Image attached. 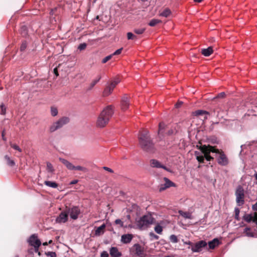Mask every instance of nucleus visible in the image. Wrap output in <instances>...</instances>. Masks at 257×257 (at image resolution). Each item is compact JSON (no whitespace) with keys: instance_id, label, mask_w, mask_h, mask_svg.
Instances as JSON below:
<instances>
[{"instance_id":"nucleus-1","label":"nucleus","mask_w":257,"mask_h":257,"mask_svg":"<svg viewBox=\"0 0 257 257\" xmlns=\"http://www.w3.org/2000/svg\"><path fill=\"white\" fill-rule=\"evenodd\" d=\"M197 147L198 148L200 152L195 151L194 154L197 160L200 163H204V158L207 161L213 160L214 158L210 156V153H215L218 155L217 161L219 165L226 166L228 164V159L223 151H219L218 149H215L214 147L210 145H204L200 146L197 145Z\"/></svg>"},{"instance_id":"nucleus-2","label":"nucleus","mask_w":257,"mask_h":257,"mask_svg":"<svg viewBox=\"0 0 257 257\" xmlns=\"http://www.w3.org/2000/svg\"><path fill=\"white\" fill-rule=\"evenodd\" d=\"M113 112V108L112 105H108L105 107L97 118L96 125L99 127H104L108 123Z\"/></svg>"},{"instance_id":"nucleus-3","label":"nucleus","mask_w":257,"mask_h":257,"mask_svg":"<svg viewBox=\"0 0 257 257\" xmlns=\"http://www.w3.org/2000/svg\"><path fill=\"white\" fill-rule=\"evenodd\" d=\"M139 144L141 148L146 151H152L154 148V144L151 139L149 133L145 130L142 132L139 136Z\"/></svg>"},{"instance_id":"nucleus-4","label":"nucleus","mask_w":257,"mask_h":257,"mask_svg":"<svg viewBox=\"0 0 257 257\" xmlns=\"http://www.w3.org/2000/svg\"><path fill=\"white\" fill-rule=\"evenodd\" d=\"M155 219L151 214L145 215L136 220L137 226L140 229H145L154 223Z\"/></svg>"},{"instance_id":"nucleus-5","label":"nucleus","mask_w":257,"mask_h":257,"mask_svg":"<svg viewBox=\"0 0 257 257\" xmlns=\"http://www.w3.org/2000/svg\"><path fill=\"white\" fill-rule=\"evenodd\" d=\"M69 118L68 117L64 116L60 118L57 121L54 122L49 127V131L52 133L56 130L61 128L65 124L68 123L69 122Z\"/></svg>"},{"instance_id":"nucleus-6","label":"nucleus","mask_w":257,"mask_h":257,"mask_svg":"<svg viewBox=\"0 0 257 257\" xmlns=\"http://www.w3.org/2000/svg\"><path fill=\"white\" fill-rule=\"evenodd\" d=\"M236 202L238 206H241L244 203V191L243 187L239 185L235 191Z\"/></svg>"},{"instance_id":"nucleus-7","label":"nucleus","mask_w":257,"mask_h":257,"mask_svg":"<svg viewBox=\"0 0 257 257\" xmlns=\"http://www.w3.org/2000/svg\"><path fill=\"white\" fill-rule=\"evenodd\" d=\"M120 82L119 78H115L104 89L103 92L104 96H107L110 95L115 86Z\"/></svg>"},{"instance_id":"nucleus-8","label":"nucleus","mask_w":257,"mask_h":257,"mask_svg":"<svg viewBox=\"0 0 257 257\" xmlns=\"http://www.w3.org/2000/svg\"><path fill=\"white\" fill-rule=\"evenodd\" d=\"M187 243L191 245V249L193 252L201 251L202 248L207 245L206 242L204 240L199 241L194 244L192 243L190 241Z\"/></svg>"},{"instance_id":"nucleus-9","label":"nucleus","mask_w":257,"mask_h":257,"mask_svg":"<svg viewBox=\"0 0 257 257\" xmlns=\"http://www.w3.org/2000/svg\"><path fill=\"white\" fill-rule=\"evenodd\" d=\"M66 210L70 218L73 220L77 219L80 213V210L77 206H73L71 208H67Z\"/></svg>"},{"instance_id":"nucleus-10","label":"nucleus","mask_w":257,"mask_h":257,"mask_svg":"<svg viewBox=\"0 0 257 257\" xmlns=\"http://www.w3.org/2000/svg\"><path fill=\"white\" fill-rule=\"evenodd\" d=\"M164 180L165 183L163 184H161L159 187V191L162 192L164 191L166 189L170 187H175V184L170 181L169 179L166 177L164 178Z\"/></svg>"},{"instance_id":"nucleus-11","label":"nucleus","mask_w":257,"mask_h":257,"mask_svg":"<svg viewBox=\"0 0 257 257\" xmlns=\"http://www.w3.org/2000/svg\"><path fill=\"white\" fill-rule=\"evenodd\" d=\"M150 165L153 168H163L168 172H171V170L170 169L161 164V163L159 161L155 159H152L150 160Z\"/></svg>"},{"instance_id":"nucleus-12","label":"nucleus","mask_w":257,"mask_h":257,"mask_svg":"<svg viewBox=\"0 0 257 257\" xmlns=\"http://www.w3.org/2000/svg\"><path fill=\"white\" fill-rule=\"evenodd\" d=\"M68 218V214L67 210L62 211L57 217L56 221L57 223H65L67 221Z\"/></svg>"},{"instance_id":"nucleus-13","label":"nucleus","mask_w":257,"mask_h":257,"mask_svg":"<svg viewBox=\"0 0 257 257\" xmlns=\"http://www.w3.org/2000/svg\"><path fill=\"white\" fill-rule=\"evenodd\" d=\"M130 103L128 97L126 94L124 95L121 98L120 102L121 110L123 111H125L127 110L130 106Z\"/></svg>"},{"instance_id":"nucleus-14","label":"nucleus","mask_w":257,"mask_h":257,"mask_svg":"<svg viewBox=\"0 0 257 257\" xmlns=\"http://www.w3.org/2000/svg\"><path fill=\"white\" fill-rule=\"evenodd\" d=\"M135 253L138 256L143 257L145 255L144 248L139 244H135L133 246Z\"/></svg>"},{"instance_id":"nucleus-15","label":"nucleus","mask_w":257,"mask_h":257,"mask_svg":"<svg viewBox=\"0 0 257 257\" xmlns=\"http://www.w3.org/2000/svg\"><path fill=\"white\" fill-rule=\"evenodd\" d=\"M109 253L111 257H120L121 255V253L116 247H111L109 250Z\"/></svg>"},{"instance_id":"nucleus-16","label":"nucleus","mask_w":257,"mask_h":257,"mask_svg":"<svg viewBox=\"0 0 257 257\" xmlns=\"http://www.w3.org/2000/svg\"><path fill=\"white\" fill-rule=\"evenodd\" d=\"M256 215H257V213H256V212L254 213V214L253 215L251 214H245L243 216V219L244 221H245L246 222H248V223L251 222V221L254 222V220L255 218H256Z\"/></svg>"},{"instance_id":"nucleus-17","label":"nucleus","mask_w":257,"mask_h":257,"mask_svg":"<svg viewBox=\"0 0 257 257\" xmlns=\"http://www.w3.org/2000/svg\"><path fill=\"white\" fill-rule=\"evenodd\" d=\"M60 161L63 163L66 167L69 170H74V165H73L71 163L69 162L66 159L63 158H59Z\"/></svg>"},{"instance_id":"nucleus-18","label":"nucleus","mask_w":257,"mask_h":257,"mask_svg":"<svg viewBox=\"0 0 257 257\" xmlns=\"http://www.w3.org/2000/svg\"><path fill=\"white\" fill-rule=\"evenodd\" d=\"M133 239V235L131 234H123L121 237V241L123 243H130Z\"/></svg>"},{"instance_id":"nucleus-19","label":"nucleus","mask_w":257,"mask_h":257,"mask_svg":"<svg viewBox=\"0 0 257 257\" xmlns=\"http://www.w3.org/2000/svg\"><path fill=\"white\" fill-rule=\"evenodd\" d=\"M106 227V225L103 223L100 226L98 227L95 230V235L96 236H99L103 234L104 232V229Z\"/></svg>"},{"instance_id":"nucleus-20","label":"nucleus","mask_w":257,"mask_h":257,"mask_svg":"<svg viewBox=\"0 0 257 257\" xmlns=\"http://www.w3.org/2000/svg\"><path fill=\"white\" fill-rule=\"evenodd\" d=\"M41 241L38 238V237L36 235V234H33L32 235L29 240H28V242L29 243V244L31 245V246H35V242H37V241Z\"/></svg>"},{"instance_id":"nucleus-21","label":"nucleus","mask_w":257,"mask_h":257,"mask_svg":"<svg viewBox=\"0 0 257 257\" xmlns=\"http://www.w3.org/2000/svg\"><path fill=\"white\" fill-rule=\"evenodd\" d=\"M219 244V241L217 238H214L208 242V246L210 249H214Z\"/></svg>"},{"instance_id":"nucleus-22","label":"nucleus","mask_w":257,"mask_h":257,"mask_svg":"<svg viewBox=\"0 0 257 257\" xmlns=\"http://www.w3.org/2000/svg\"><path fill=\"white\" fill-rule=\"evenodd\" d=\"M213 53V49L211 47H209L206 49H203L201 50V53L204 56H209Z\"/></svg>"},{"instance_id":"nucleus-23","label":"nucleus","mask_w":257,"mask_h":257,"mask_svg":"<svg viewBox=\"0 0 257 257\" xmlns=\"http://www.w3.org/2000/svg\"><path fill=\"white\" fill-rule=\"evenodd\" d=\"M194 114L196 116L205 115L204 117V120L207 119V115L209 114V112L202 110H197L194 112Z\"/></svg>"},{"instance_id":"nucleus-24","label":"nucleus","mask_w":257,"mask_h":257,"mask_svg":"<svg viewBox=\"0 0 257 257\" xmlns=\"http://www.w3.org/2000/svg\"><path fill=\"white\" fill-rule=\"evenodd\" d=\"M179 214L185 219H192V213L189 212H185L182 210H179Z\"/></svg>"},{"instance_id":"nucleus-25","label":"nucleus","mask_w":257,"mask_h":257,"mask_svg":"<svg viewBox=\"0 0 257 257\" xmlns=\"http://www.w3.org/2000/svg\"><path fill=\"white\" fill-rule=\"evenodd\" d=\"M101 79V76L100 75L97 76V78L94 79L89 84L88 87L87 88L88 90H90L92 89L93 87Z\"/></svg>"},{"instance_id":"nucleus-26","label":"nucleus","mask_w":257,"mask_h":257,"mask_svg":"<svg viewBox=\"0 0 257 257\" xmlns=\"http://www.w3.org/2000/svg\"><path fill=\"white\" fill-rule=\"evenodd\" d=\"M44 184L52 188H56L58 187V184L55 182L45 181L44 182Z\"/></svg>"},{"instance_id":"nucleus-27","label":"nucleus","mask_w":257,"mask_h":257,"mask_svg":"<svg viewBox=\"0 0 257 257\" xmlns=\"http://www.w3.org/2000/svg\"><path fill=\"white\" fill-rule=\"evenodd\" d=\"M243 232L245 233V235L248 237H254V233L251 230L250 227H246L244 228Z\"/></svg>"},{"instance_id":"nucleus-28","label":"nucleus","mask_w":257,"mask_h":257,"mask_svg":"<svg viewBox=\"0 0 257 257\" xmlns=\"http://www.w3.org/2000/svg\"><path fill=\"white\" fill-rule=\"evenodd\" d=\"M161 22L162 21L160 20L153 19L150 21L148 24L151 27H154Z\"/></svg>"},{"instance_id":"nucleus-29","label":"nucleus","mask_w":257,"mask_h":257,"mask_svg":"<svg viewBox=\"0 0 257 257\" xmlns=\"http://www.w3.org/2000/svg\"><path fill=\"white\" fill-rule=\"evenodd\" d=\"M170 14L171 11L170 10V9L167 8L160 14V16L165 18H167L169 16Z\"/></svg>"},{"instance_id":"nucleus-30","label":"nucleus","mask_w":257,"mask_h":257,"mask_svg":"<svg viewBox=\"0 0 257 257\" xmlns=\"http://www.w3.org/2000/svg\"><path fill=\"white\" fill-rule=\"evenodd\" d=\"M5 158L7 162V164L9 166L13 167L15 165V163L14 161L11 159L10 157L8 155H6L5 156Z\"/></svg>"},{"instance_id":"nucleus-31","label":"nucleus","mask_w":257,"mask_h":257,"mask_svg":"<svg viewBox=\"0 0 257 257\" xmlns=\"http://www.w3.org/2000/svg\"><path fill=\"white\" fill-rule=\"evenodd\" d=\"M154 230L156 233L161 234L163 231V227L159 223H157L154 228Z\"/></svg>"},{"instance_id":"nucleus-32","label":"nucleus","mask_w":257,"mask_h":257,"mask_svg":"<svg viewBox=\"0 0 257 257\" xmlns=\"http://www.w3.org/2000/svg\"><path fill=\"white\" fill-rule=\"evenodd\" d=\"M74 170L81 171L84 172H86L87 171V169L86 168L80 166H74Z\"/></svg>"},{"instance_id":"nucleus-33","label":"nucleus","mask_w":257,"mask_h":257,"mask_svg":"<svg viewBox=\"0 0 257 257\" xmlns=\"http://www.w3.org/2000/svg\"><path fill=\"white\" fill-rule=\"evenodd\" d=\"M41 242L37 241V242H35V245L34 246L35 251L36 252H38V254L39 255H40L41 253L39 251V248L40 246L41 245Z\"/></svg>"},{"instance_id":"nucleus-34","label":"nucleus","mask_w":257,"mask_h":257,"mask_svg":"<svg viewBox=\"0 0 257 257\" xmlns=\"http://www.w3.org/2000/svg\"><path fill=\"white\" fill-rule=\"evenodd\" d=\"M47 170L50 173H53L54 170L53 165L49 162H47Z\"/></svg>"},{"instance_id":"nucleus-35","label":"nucleus","mask_w":257,"mask_h":257,"mask_svg":"<svg viewBox=\"0 0 257 257\" xmlns=\"http://www.w3.org/2000/svg\"><path fill=\"white\" fill-rule=\"evenodd\" d=\"M146 29L145 28H140V29H134V32L137 34H142L144 33Z\"/></svg>"},{"instance_id":"nucleus-36","label":"nucleus","mask_w":257,"mask_h":257,"mask_svg":"<svg viewBox=\"0 0 257 257\" xmlns=\"http://www.w3.org/2000/svg\"><path fill=\"white\" fill-rule=\"evenodd\" d=\"M20 32L22 35L24 36H26L27 35V30L26 26H23L21 28Z\"/></svg>"},{"instance_id":"nucleus-37","label":"nucleus","mask_w":257,"mask_h":257,"mask_svg":"<svg viewBox=\"0 0 257 257\" xmlns=\"http://www.w3.org/2000/svg\"><path fill=\"white\" fill-rule=\"evenodd\" d=\"M51 114L53 116H55L58 114V110L56 107H52L51 108Z\"/></svg>"},{"instance_id":"nucleus-38","label":"nucleus","mask_w":257,"mask_h":257,"mask_svg":"<svg viewBox=\"0 0 257 257\" xmlns=\"http://www.w3.org/2000/svg\"><path fill=\"white\" fill-rule=\"evenodd\" d=\"M170 239L173 243H177L178 241L177 237L174 234H172L170 236Z\"/></svg>"},{"instance_id":"nucleus-39","label":"nucleus","mask_w":257,"mask_h":257,"mask_svg":"<svg viewBox=\"0 0 257 257\" xmlns=\"http://www.w3.org/2000/svg\"><path fill=\"white\" fill-rule=\"evenodd\" d=\"M127 37L128 40H133L137 38L136 36L134 35L131 32H128L127 33Z\"/></svg>"},{"instance_id":"nucleus-40","label":"nucleus","mask_w":257,"mask_h":257,"mask_svg":"<svg viewBox=\"0 0 257 257\" xmlns=\"http://www.w3.org/2000/svg\"><path fill=\"white\" fill-rule=\"evenodd\" d=\"M234 212H235V218L237 220H239V212H240L239 209L238 208H235L234 209Z\"/></svg>"},{"instance_id":"nucleus-41","label":"nucleus","mask_w":257,"mask_h":257,"mask_svg":"<svg viewBox=\"0 0 257 257\" xmlns=\"http://www.w3.org/2000/svg\"><path fill=\"white\" fill-rule=\"evenodd\" d=\"M45 254L47 256H50V257H56L57 256L56 252H53V251L46 252Z\"/></svg>"},{"instance_id":"nucleus-42","label":"nucleus","mask_w":257,"mask_h":257,"mask_svg":"<svg viewBox=\"0 0 257 257\" xmlns=\"http://www.w3.org/2000/svg\"><path fill=\"white\" fill-rule=\"evenodd\" d=\"M112 55L111 54V55H109L106 57H105V58H104L102 60V63H106L108 61H109V60H110L111 59V58L112 57Z\"/></svg>"},{"instance_id":"nucleus-43","label":"nucleus","mask_w":257,"mask_h":257,"mask_svg":"<svg viewBox=\"0 0 257 257\" xmlns=\"http://www.w3.org/2000/svg\"><path fill=\"white\" fill-rule=\"evenodd\" d=\"M0 107H1V114H3V115H4L6 114V107H5V106L4 105V104H1L0 105Z\"/></svg>"},{"instance_id":"nucleus-44","label":"nucleus","mask_w":257,"mask_h":257,"mask_svg":"<svg viewBox=\"0 0 257 257\" xmlns=\"http://www.w3.org/2000/svg\"><path fill=\"white\" fill-rule=\"evenodd\" d=\"M86 46H87V45L86 43H81L79 45L78 49L79 50H80V51H82V50H84L86 48Z\"/></svg>"},{"instance_id":"nucleus-45","label":"nucleus","mask_w":257,"mask_h":257,"mask_svg":"<svg viewBox=\"0 0 257 257\" xmlns=\"http://www.w3.org/2000/svg\"><path fill=\"white\" fill-rule=\"evenodd\" d=\"M27 47V43L26 41H24L22 42L21 46L20 47V50L21 51H24Z\"/></svg>"},{"instance_id":"nucleus-46","label":"nucleus","mask_w":257,"mask_h":257,"mask_svg":"<svg viewBox=\"0 0 257 257\" xmlns=\"http://www.w3.org/2000/svg\"><path fill=\"white\" fill-rule=\"evenodd\" d=\"M11 146L12 148L18 151L19 152H22V149L18 145H17L16 144H12V145H11Z\"/></svg>"},{"instance_id":"nucleus-47","label":"nucleus","mask_w":257,"mask_h":257,"mask_svg":"<svg viewBox=\"0 0 257 257\" xmlns=\"http://www.w3.org/2000/svg\"><path fill=\"white\" fill-rule=\"evenodd\" d=\"M115 223L119 225L120 227H122L123 226V222L120 219H116L115 220Z\"/></svg>"},{"instance_id":"nucleus-48","label":"nucleus","mask_w":257,"mask_h":257,"mask_svg":"<svg viewBox=\"0 0 257 257\" xmlns=\"http://www.w3.org/2000/svg\"><path fill=\"white\" fill-rule=\"evenodd\" d=\"M251 111L252 112V115L257 116V106H254L251 109Z\"/></svg>"},{"instance_id":"nucleus-49","label":"nucleus","mask_w":257,"mask_h":257,"mask_svg":"<svg viewBox=\"0 0 257 257\" xmlns=\"http://www.w3.org/2000/svg\"><path fill=\"white\" fill-rule=\"evenodd\" d=\"M165 127V123L164 122H160L159 125L158 133H160L162 130L164 129Z\"/></svg>"},{"instance_id":"nucleus-50","label":"nucleus","mask_w":257,"mask_h":257,"mask_svg":"<svg viewBox=\"0 0 257 257\" xmlns=\"http://www.w3.org/2000/svg\"><path fill=\"white\" fill-rule=\"evenodd\" d=\"M122 48L117 49L113 53L111 54L112 56L119 55L121 53Z\"/></svg>"},{"instance_id":"nucleus-51","label":"nucleus","mask_w":257,"mask_h":257,"mask_svg":"<svg viewBox=\"0 0 257 257\" xmlns=\"http://www.w3.org/2000/svg\"><path fill=\"white\" fill-rule=\"evenodd\" d=\"M225 96V93L224 92H221L219 93L214 98H223Z\"/></svg>"},{"instance_id":"nucleus-52","label":"nucleus","mask_w":257,"mask_h":257,"mask_svg":"<svg viewBox=\"0 0 257 257\" xmlns=\"http://www.w3.org/2000/svg\"><path fill=\"white\" fill-rule=\"evenodd\" d=\"M150 235L151 237L155 239H158L159 237L157 235L155 234L153 232H151Z\"/></svg>"},{"instance_id":"nucleus-53","label":"nucleus","mask_w":257,"mask_h":257,"mask_svg":"<svg viewBox=\"0 0 257 257\" xmlns=\"http://www.w3.org/2000/svg\"><path fill=\"white\" fill-rule=\"evenodd\" d=\"M103 169L104 170H105L107 171H108V172H110V173H113V170H112L111 169H110V168H108V167H103Z\"/></svg>"},{"instance_id":"nucleus-54","label":"nucleus","mask_w":257,"mask_h":257,"mask_svg":"<svg viewBox=\"0 0 257 257\" xmlns=\"http://www.w3.org/2000/svg\"><path fill=\"white\" fill-rule=\"evenodd\" d=\"M101 257H108V254L106 251H103L101 254Z\"/></svg>"},{"instance_id":"nucleus-55","label":"nucleus","mask_w":257,"mask_h":257,"mask_svg":"<svg viewBox=\"0 0 257 257\" xmlns=\"http://www.w3.org/2000/svg\"><path fill=\"white\" fill-rule=\"evenodd\" d=\"M182 101H179L175 104V107L176 108H179L181 107V106L182 105Z\"/></svg>"},{"instance_id":"nucleus-56","label":"nucleus","mask_w":257,"mask_h":257,"mask_svg":"<svg viewBox=\"0 0 257 257\" xmlns=\"http://www.w3.org/2000/svg\"><path fill=\"white\" fill-rule=\"evenodd\" d=\"M252 209L253 210L257 211V202L252 206Z\"/></svg>"},{"instance_id":"nucleus-57","label":"nucleus","mask_w":257,"mask_h":257,"mask_svg":"<svg viewBox=\"0 0 257 257\" xmlns=\"http://www.w3.org/2000/svg\"><path fill=\"white\" fill-rule=\"evenodd\" d=\"M77 182H78V180H74L70 182V184H71V185L75 184H76Z\"/></svg>"},{"instance_id":"nucleus-58","label":"nucleus","mask_w":257,"mask_h":257,"mask_svg":"<svg viewBox=\"0 0 257 257\" xmlns=\"http://www.w3.org/2000/svg\"><path fill=\"white\" fill-rule=\"evenodd\" d=\"M54 72L55 74L56 75V76L58 75V72H57V69L56 68H55L54 69Z\"/></svg>"},{"instance_id":"nucleus-59","label":"nucleus","mask_w":257,"mask_h":257,"mask_svg":"<svg viewBox=\"0 0 257 257\" xmlns=\"http://www.w3.org/2000/svg\"><path fill=\"white\" fill-rule=\"evenodd\" d=\"M253 176H254V178H255V180L256 181V184H257V172H256L254 173V174Z\"/></svg>"},{"instance_id":"nucleus-60","label":"nucleus","mask_w":257,"mask_h":257,"mask_svg":"<svg viewBox=\"0 0 257 257\" xmlns=\"http://www.w3.org/2000/svg\"><path fill=\"white\" fill-rule=\"evenodd\" d=\"M2 137H3V139L4 140H6V139H5V137H4V131H3V133H2Z\"/></svg>"},{"instance_id":"nucleus-61","label":"nucleus","mask_w":257,"mask_h":257,"mask_svg":"<svg viewBox=\"0 0 257 257\" xmlns=\"http://www.w3.org/2000/svg\"><path fill=\"white\" fill-rule=\"evenodd\" d=\"M195 2L200 3L202 0H194Z\"/></svg>"},{"instance_id":"nucleus-62","label":"nucleus","mask_w":257,"mask_h":257,"mask_svg":"<svg viewBox=\"0 0 257 257\" xmlns=\"http://www.w3.org/2000/svg\"><path fill=\"white\" fill-rule=\"evenodd\" d=\"M43 245H44V246L47 245H48V243L47 242H44L43 243Z\"/></svg>"},{"instance_id":"nucleus-63","label":"nucleus","mask_w":257,"mask_h":257,"mask_svg":"<svg viewBox=\"0 0 257 257\" xmlns=\"http://www.w3.org/2000/svg\"><path fill=\"white\" fill-rule=\"evenodd\" d=\"M52 242V241L51 240H50L49 241V243H51Z\"/></svg>"},{"instance_id":"nucleus-64","label":"nucleus","mask_w":257,"mask_h":257,"mask_svg":"<svg viewBox=\"0 0 257 257\" xmlns=\"http://www.w3.org/2000/svg\"><path fill=\"white\" fill-rule=\"evenodd\" d=\"M15 257H19L18 255L16 256Z\"/></svg>"}]
</instances>
